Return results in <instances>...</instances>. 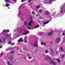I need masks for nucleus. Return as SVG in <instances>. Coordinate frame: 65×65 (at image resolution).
<instances>
[{
  "instance_id": "24",
  "label": "nucleus",
  "mask_w": 65,
  "mask_h": 65,
  "mask_svg": "<svg viewBox=\"0 0 65 65\" xmlns=\"http://www.w3.org/2000/svg\"><path fill=\"white\" fill-rule=\"evenodd\" d=\"M10 5L9 4H6V6L8 7V6H9Z\"/></svg>"
},
{
  "instance_id": "37",
  "label": "nucleus",
  "mask_w": 65,
  "mask_h": 65,
  "mask_svg": "<svg viewBox=\"0 0 65 65\" xmlns=\"http://www.w3.org/2000/svg\"><path fill=\"white\" fill-rule=\"evenodd\" d=\"M28 58L29 59H31V57H28Z\"/></svg>"
},
{
  "instance_id": "15",
  "label": "nucleus",
  "mask_w": 65,
  "mask_h": 65,
  "mask_svg": "<svg viewBox=\"0 0 65 65\" xmlns=\"http://www.w3.org/2000/svg\"><path fill=\"white\" fill-rule=\"evenodd\" d=\"M49 22V21H47V22H44L43 23V25H45V24H47V23H48Z\"/></svg>"
},
{
  "instance_id": "16",
  "label": "nucleus",
  "mask_w": 65,
  "mask_h": 65,
  "mask_svg": "<svg viewBox=\"0 0 65 65\" xmlns=\"http://www.w3.org/2000/svg\"><path fill=\"white\" fill-rule=\"evenodd\" d=\"M5 1L6 3H8L9 2V0H5Z\"/></svg>"
},
{
  "instance_id": "48",
  "label": "nucleus",
  "mask_w": 65,
  "mask_h": 65,
  "mask_svg": "<svg viewBox=\"0 0 65 65\" xmlns=\"http://www.w3.org/2000/svg\"><path fill=\"white\" fill-rule=\"evenodd\" d=\"M50 43H53V42H51Z\"/></svg>"
},
{
  "instance_id": "8",
  "label": "nucleus",
  "mask_w": 65,
  "mask_h": 65,
  "mask_svg": "<svg viewBox=\"0 0 65 65\" xmlns=\"http://www.w3.org/2000/svg\"><path fill=\"white\" fill-rule=\"evenodd\" d=\"M22 39H23V38H21L18 41V42H23V41H24V40H22Z\"/></svg>"
},
{
  "instance_id": "5",
  "label": "nucleus",
  "mask_w": 65,
  "mask_h": 65,
  "mask_svg": "<svg viewBox=\"0 0 65 65\" xmlns=\"http://www.w3.org/2000/svg\"><path fill=\"white\" fill-rule=\"evenodd\" d=\"M50 63H52L53 65H56V62L54 61V60H52L51 62H50Z\"/></svg>"
},
{
  "instance_id": "20",
  "label": "nucleus",
  "mask_w": 65,
  "mask_h": 65,
  "mask_svg": "<svg viewBox=\"0 0 65 65\" xmlns=\"http://www.w3.org/2000/svg\"><path fill=\"white\" fill-rule=\"evenodd\" d=\"M52 1H53V0H49V3H51L52 2Z\"/></svg>"
},
{
  "instance_id": "17",
  "label": "nucleus",
  "mask_w": 65,
  "mask_h": 65,
  "mask_svg": "<svg viewBox=\"0 0 65 65\" xmlns=\"http://www.w3.org/2000/svg\"><path fill=\"white\" fill-rule=\"evenodd\" d=\"M56 60L58 61V62H60V60L59 59H58V58H56Z\"/></svg>"
},
{
  "instance_id": "47",
  "label": "nucleus",
  "mask_w": 65,
  "mask_h": 65,
  "mask_svg": "<svg viewBox=\"0 0 65 65\" xmlns=\"http://www.w3.org/2000/svg\"><path fill=\"white\" fill-rule=\"evenodd\" d=\"M31 0H29V2H31Z\"/></svg>"
},
{
  "instance_id": "53",
  "label": "nucleus",
  "mask_w": 65,
  "mask_h": 65,
  "mask_svg": "<svg viewBox=\"0 0 65 65\" xmlns=\"http://www.w3.org/2000/svg\"><path fill=\"white\" fill-rule=\"evenodd\" d=\"M37 51H36V52H37Z\"/></svg>"
},
{
  "instance_id": "49",
  "label": "nucleus",
  "mask_w": 65,
  "mask_h": 65,
  "mask_svg": "<svg viewBox=\"0 0 65 65\" xmlns=\"http://www.w3.org/2000/svg\"><path fill=\"white\" fill-rule=\"evenodd\" d=\"M43 27H44V26H45V25H44H44H43Z\"/></svg>"
},
{
  "instance_id": "19",
  "label": "nucleus",
  "mask_w": 65,
  "mask_h": 65,
  "mask_svg": "<svg viewBox=\"0 0 65 65\" xmlns=\"http://www.w3.org/2000/svg\"><path fill=\"white\" fill-rule=\"evenodd\" d=\"M39 27V25H38L36 26L34 28H38V27Z\"/></svg>"
},
{
  "instance_id": "29",
  "label": "nucleus",
  "mask_w": 65,
  "mask_h": 65,
  "mask_svg": "<svg viewBox=\"0 0 65 65\" xmlns=\"http://www.w3.org/2000/svg\"><path fill=\"white\" fill-rule=\"evenodd\" d=\"M61 50L62 52H63V48L62 47L61 48Z\"/></svg>"
},
{
  "instance_id": "22",
  "label": "nucleus",
  "mask_w": 65,
  "mask_h": 65,
  "mask_svg": "<svg viewBox=\"0 0 65 65\" xmlns=\"http://www.w3.org/2000/svg\"><path fill=\"white\" fill-rule=\"evenodd\" d=\"M42 11V9L40 10H39V12L40 13H41V11Z\"/></svg>"
},
{
  "instance_id": "54",
  "label": "nucleus",
  "mask_w": 65,
  "mask_h": 65,
  "mask_svg": "<svg viewBox=\"0 0 65 65\" xmlns=\"http://www.w3.org/2000/svg\"><path fill=\"white\" fill-rule=\"evenodd\" d=\"M54 1H55V0H54Z\"/></svg>"
},
{
  "instance_id": "3",
  "label": "nucleus",
  "mask_w": 65,
  "mask_h": 65,
  "mask_svg": "<svg viewBox=\"0 0 65 65\" xmlns=\"http://www.w3.org/2000/svg\"><path fill=\"white\" fill-rule=\"evenodd\" d=\"M46 60H48V61H51L52 60V58L50 57H48V56H46Z\"/></svg>"
},
{
  "instance_id": "35",
  "label": "nucleus",
  "mask_w": 65,
  "mask_h": 65,
  "mask_svg": "<svg viewBox=\"0 0 65 65\" xmlns=\"http://www.w3.org/2000/svg\"><path fill=\"white\" fill-rule=\"evenodd\" d=\"M62 35L63 36H64L65 35V33H64V32H63Z\"/></svg>"
},
{
  "instance_id": "38",
  "label": "nucleus",
  "mask_w": 65,
  "mask_h": 65,
  "mask_svg": "<svg viewBox=\"0 0 65 65\" xmlns=\"http://www.w3.org/2000/svg\"><path fill=\"white\" fill-rule=\"evenodd\" d=\"M32 14H34V13H35V12H34V11H33L32 12Z\"/></svg>"
},
{
  "instance_id": "45",
  "label": "nucleus",
  "mask_w": 65,
  "mask_h": 65,
  "mask_svg": "<svg viewBox=\"0 0 65 65\" xmlns=\"http://www.w3.org/2000/svg\"><path fill=\"white\" fill-rule=\"evenodd\" d=\"M2 46H0V48H2Z\"/></svg>"
},
{
  "instance_id": "11",
  "label": "nucleus",
  "mask_w": 65,
  "mask_h": 65,
  "mask_svg": "<svg viewBox=\"0 0 65 65\" xmlns=\"http://www.w3.org/2000/svg\"><path fill=\"white\" fill-rule=\"evenodd\" d=\"M51 53L52 55L54 54V51L53 50H51Z\"/></svg>"
},
{
  "instance_id": "18",
  "label": "nucleus",
  "mask_w": 65,
  "mask_h": 65,
  "mask_svg": "<svg viewBox=\"0 0 65 65\" xmlns=\"http://www.w3.org/2000/svg\"><path fill=\"white\" fill-rule=\"evenodd\" d=\"M10 54H14V51H11L10 52Z\"/></svg>"
},
{
  "instance_id": "9",
  "label": "nucleus",
  "mask_w": 65,
  "mask_h": 65,
  "mask_svg": "<svg viewBox=\"0 0 65 65\" xmlns=\"http://www.w3.org/2000/svg\"><path fill=\"white\" fill-rule=\"evenodd\" d=\"M49 14V12L48 11H46L45 12V14L46 15H48Z\"/></svg>"
},
{
  "instance_id": "23",
  "label": "nucleus",
  "mask_w": 65,
  "mask_h": 65,
  "mask_svg": "<svg viewBox=\"0 0 65 65\" xmlns=\"http://www.w3.org/2000/svg\"><path fill=\"white\" fill-rule=\"evenodd\" d=\"M9 32V30H7L5 31V32H6V33H7V32Z\"/></svg>"
},
{
  "instance_id": "7",
  "label": "nucleus",
  "mask_w": 65,
  "mask_h": 65,
  "mask_svg": "<svg viewBox=\"0 0 65 65\" xmlns=\"http://www.w3.org/2000/svg\"><path fill=\"white\" fill-rule=\"evenodd\" d=\"M13 59V56L12 55L10 56L9 57V59L10 60H12Z\"/></svg>"
},
{
  "instance_id": "43",
  "label": "nucleus",
  "mask_w": 65,
  "mask_h": 65,
  "mask_svg": "<svg viewBox=\"0 0 65 65\" xmlns=\"http://www.w3.org/2000/svg\"><path fill=\"white\" fill-rule=\"evenodd\" d=\"M30 20H32V17H30Z\"/></svg>"
},
{
  "instance_id": "28",
  "label": "nucleus",
  "mask_w": 65,
  "mask_h": 65,
  "mask_svg": "<svg viewBox=\"0 0 65 65\" xmlns=\"http://www.w3.org/2000/svg\"><path fill=\"white\" fill-rule=\"evenodd\" d=\"M3 53H2L0 55V56H1H1H2V55H3Z\"/></svg>"
},
{
  "instance_id": "33",
  "label": "nucleus",
  "mask_w": 65,
  "mask_h": 65,
  "mask_svg": "<svg viewBox=\"0 0 65 65\" xmlns=\"http://www.w3.org/2000/svg\"><path fill=\"white\" fill-rule=\"evenodd\" d=\"M0 42L1 43H2V40H1L0 39Z\"/></svg>"
},
{
  "instance_id": "36",
  "label": "nucleus",
  "mask_w": 65,
  "mask_h": 65,
  "mask_svg": "<svg viewBox=\"0 0 65 65\" xmlns=\"http://www.w3.org/2000/svg\"><path fill=\"white\" fill-rule=\"evenodd\" d=\"M48 52V51L47 50H46L45 51V53H47Z\"/></svg>"
},
{
  "instance_id": "25",
  "label": "nucleus",
  "mask_w": 65,
  "mask_h": 65,
  "mask_svg": "<svg viewBox=\"0 0 65 65\" xmlns=\"http://www.w3.org/2000/svg\"><path fill=\"white\" fill-rule=\"evenodd\" d=\"M21 18V19L22 21H23L24 20V19H23V18L22 17H20Z\"/></svg>"
},
{
  "instance_id": "40",
  "label": "nucleus",
  "mask_w": 65,
  "mask_h": 65,
  "mask_svg": "<svg viewBox=\"0 0 65 65\" xmlns=\"http://www.w3.org/2000/svg\"><path fill=\"white\" fill-rule=\"evenodd\" d=\"M27 56H30V54H26Z\"/></svg>"
},
{
  "instance_id": "34",
  "label": "nucleus",
  "mask_w": 65,
  "mask_h": 65,
  "mask_svg": "<svg viewBox=\"0 0 65 65\" xmlns=\"http://www.w3.org/2000/svg\"><path fill=\"white\" fill-rule=\"evenodd\" d=\"M7 64L8 65H10V62H8L7 63Z\"/></svg>"
},
{
  "instance_id": "6",
  "label": "nucleus",
  "mask_w": 65,
  "mask_h": 65,
  "mask_svg": "<svg viewBox=\"0 0 65 65\" xmlns=\"http://www.w3.org/2000/svg\"><path fill=\"white\" fill-rule=\"evenodd\" d=\"M28 32H29L27 30H25L24 32V35H26L27 34H28Z\"/></svg>"
},
{
  "instance_id": "44",
  "label": "nucleus",
  "mask_w": 65,
  "mask_h": 65,
  "mask_svg": "<svg viewBox=\"0 0 65 65\" xmlns=\"http://www.w3.org/2000/svg\"><path fill=\"white\" fill-rule=\"evenodd\" d=\"M5 31V30L4 29L3 31V32H4Z\"/></svg>"
},
{
  "instance_id": "2",
  "label": "nucleus",
  "mask_w": 65,
  "mask_h": 65,
  "mask_svg": "<svg viewBox=\"0 0 65 65\" xmlns=\"http://www.w3.org/2000/svg\"><path fill=\"white\" fill-rule=\"evenodd\" d=\"M35 23V22H34V21L30 20L28 23V25L31 26V23Z\"/></svg>"
},
{
  "instance_id": "4",
  "label": "nucleus",
  "mask_w": 65,
  "mask_h": 65,
  "mask_svg": "<svg viewBox=\"0 0 65 65\" xmlns=\"http://www.w3.org/2000/svg\"><path fill=\"white\" fill-rule=\"evenodd\" d=\"M37 43L38 42H36V43H34L32 45V46H37Z\"/></svg>"
},
{
  "instance_id": "27",
  "label": "nucleus",
  "mask_w": 65,
  "mask_h": 65,
  "mask_svg": "<svg viewBox=\"0 0 65 65\" xmlns=\"http://www.w3.org/2000/svg\"><path fill=\"white\" fill-rule=\"evenodd\" d=\"M14 45V43H13L12 44H11V45Z\"/></svg>"
},
{
  "instance_id": "52",
  "label": "nucleus",
  "mask_w": 65,
  "mask_h": 65,
  "mask_svg": "<svg viewBox=\"0 0 65 65\" xmlns=\"http://www.w3.org/2000/svg\"><path fill=\"white\" fill-rule=\"evenodd\" d=\"M40 24H41V25L42 24H41V23Z\"/></svg>"
},
{
  "instance_id": "32",
  "label": "nucleus",
  "mask_w": 65,
  "mask_h": 65,
  "mask_svg": "<svg viewBox=\"0 0 65 65\" xmlns=\"http://www.w3.org/2000/svg\"><path fill=\"white\" fill-rule=\"evenodd\" d=\"M40 8V6H37V8Z\"/></svg>"
},
{
  "instance_id": "26",
  "label": "nucleus",
  "mask_w": 65,
  "mask_h": 65,
  "mask_svg": "<svg viewBox=\"0 0 65 65\" xmlns=\"http://www.w3.org/2000/svg\"><path fill=\"white\" fill-rule=\"evenodd\" d=\"M28 29H31V27H27Z\"/></svg>"
},
{
  "instance_id": "46",
  "label": "nucleus",
  "mask_w": 65,
  "mask_h": 65,
  "mask_svg": "<svg viewBox=\"0 0 65 65\" xmlns=\"http://www.w3.org/2000/svg\"><path fill=\"white\" fill-rule=\"evenodd\" d=\"M13 1H14V2H15V1H16V0H13Z\"/></svg>"
},
{
  "instance_id": "51",
  "label": "nucleus",
  "mask_w": 65,
  "mask_h": 65,
  "mask_svg": "<svg viewBox=\"0 0 65 65\" xmlns=\"http://www.w3.org/2000/svg\"><path fill=\"white\" fill-rule=\"evenodd\" d=\"M56 53H58V51H57L56 52Z\"/></svg>"
},
{
  "instance_id": "21",
  "label": "nucleus",
  "mask_w": 65,
  "mask_h": 65,
  "mask_svg": "<svg viewBox=\"0 0 65 65\" xmlns=\"http://www.w3.org/2000/svg\"><path fill=\"white\" fill-rule=\"evenodd\" d=\"M64 55L63 54L61 56V58H64Z\"/></svg>"
},
{
  "instance_id": "12",
  "label": "nucleus",
  "mask_w": 65,
  "mask_h": 65,
  "mask_svg": "<svg viewBox=\"0 0 65 65\" xmlns=\"http://www.w3.org/2000/svg\"><path fill=\"white\" fill-rule=\"evenodd\" d=\"M41 45H46V43H41Z\"/></svg>"
},
{
  "instance_id": "42",
  "label": "nucleus",
  "mask_w": 65,
  "mask_h": 65,
  "mask_svg": "<svg viewBox=\"0 0 65 65\" xmlns=\"http://www.w3.org/2000/svg\"><path fill=\"white\" fill-rule=\"evenodd\" d=\"M21 1V2H24L25 1H24V0H22Z\"/></svg>"
},
{
  "instance_id": "1",
  "label": "nucleus",
  "mask_w": 65,
  "mask_h": 65,
  "mask_svg": "<svg viewBox=\"0 0 65 65\" xmlns=\"http://www.w3.org/2000/svg\"><path fill=\"white\" fill-rule=\"evenodd\" d=\"M60 41V38H58L57 39L55 40V42L56 43H58Z\"/></svg>"
},
{
  "instance_id": "41",
  "label": "nucleus",
  "mask_w": 65,
  "mask_h": 65,
  "mask_svg": "<svg viewBox=\"0 0 65 65\" xmlns=\"http://www.w3.org/2000/svg\"><path fill=\"white\" fill-rule=\"evenodd\" d=\"M37 17H38L39 15V14H38L36 15Z\"/></svg>"
},
{
  "instance_id": "13",
  "label": "nucleus",
  "mask_w": 65,
  "mask_h": 65,
  "mask_svg": "<svg viewBox=\"0 0 65 65\" xmlns=\"http://www.w3.org/2000/svg\"><path fill=\"white\" fill-rule=\"evenodd\" d=\"M63 8H61V9L60 10V11H61V12H60V13H62L63 12Z\"/></svg>"
},
{
  "instance_id": "14",
  "label": "nucleus",
  "mask_w": 65,
  "mask_h": 65,
  "mask_svg": "<svg viewBox=\"0 0 65 65\" xmlns=\"http://www.w3.org/2000/svg\"><path fill=\"white\" fill-rule=\"evenodd\" d=\"M24 25L26 26V25H27V21H24Z\"/></svg>"
},
{
  "instance_id": "30",
  "label": "nucleus",
  "mask_w": 65,
  "mask_h": 65,
  "mask_svg": "<svg viewBox=\"0 0 65 65\" xmlns=\"http://www.w3.org/2000/svg\"><path fill=\"white\" fill-rule=\"evenodd\" d=\"M27 42V41L26 40V38H25L24 39V42Z\"/></svg>"
},
{
  "instance_id": "39",
  "label": "nucleus",
  "mask_w": 65,
  "mask_h": 65,
  "mask_svg": "<svg viewBox=\"0 0 65 65\" xmlns=\"http://www.w3.org/2000/svg\"><path fill=\"white\" fill-rule=\"evenodd\" d=\"M11 41L9 42V44H11Z\"/></svg>"
},
{
  "instance_id": "31",
  "label": "nucleus",
  "mask_w": 65,
  "mask_h": 65,
  "mask_svg": "<svg viewBox=\"0 0 65 65\" xmlns=\"http://www.w3.org/2000/svg\"><path fill=\"white\" fill-rule=\"evenodd\" d=\"M2 39L3 40H4V41L5 40V38H2Z\"/></svg>"
},
{
  "instance_id": "50",
  "label": "nucleus",
  "mask_w": 65,
  "mask_h": 65,
  "mask_svg": "<svg viewBox=\"0 0 65 65\" xmlns=\"http://www.w3.org/2000/svg\"><path fill=\"white\" fill-rule=\"evenodd\" d=\"M20 52L21 53L22 52V51H21V50H20Z\"/></svg>"
},
{
  "instance_id": "10",
  "label": "nucleus",
  "mask_w": 65,
  "mask_h": 65,
  "mask_svg": "<svg viewBox=\"0 0 65 65\" xmlns=\"http://www.w3.org/2000/svg\"><path fill=\"white\" fill-rule=\"evenodd\" d=\"M53 32L52 31H51L48 33L49 35H53Z\"/></svg>"
}]
</instances>
